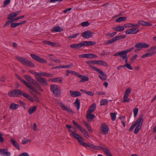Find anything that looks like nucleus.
I'll use <instances>...</instances> for the list:
<instances>
[{
	"instance_id": "c03bdc74",
	"label": "nucleus",
	"mask_w": 156,
	"mask_h": 156,
	"mask_svg": "<svg viewBox=\"0 0 156 156\" xmlns=\"http://www.w3.org/2000/svg\"><path fill=\"white\" fill-rule=\"evenodd\" d=\"M115 42V40L114 37L112 38L111 39L105 43V44H110L113 43Z\"/></svg>"
},
{
	"instance_id": "e2e57ef3",
	"label": "nucleus",
	"mask_w": 156,
	"mask_h": 156,
	"mask_svg": "<svg viewBox=\"0 0 156 156\" xmlns=\"http://www.w3.org/2000/svg\"><path fill=\"white\" fill-rule=\"evenodd\" d=\"M69 131L71 133V135L74 137V136L75 134H76L77 133H76V130H75L74 131H72V130H71L70 129H69Z\"/></svg>"
},
{
	"instance_id": "7ed1b4c3",
	"label": "nucleus",
	"mask_w": 156,
	"mask_h": 156,
	"mask_svg": "<svg viewBox=\"0 0 156 156\" xmlns=\"http://www.w3.org/2000/svg\"><path fill=\"white\" fill-rule=\"evenodd\" d=\"M50 90L55 97H58L60 96L61 90L60 88L57 85L54 84H51L50 86Z\"/></svg>"
},
{
	"instance_id": "423d86ee",
	"label": "nucleus",
	"mask_w": 156,
	"mask_h": 156,
	"mask_svg": "<svg viewBox=\"0 0 156 156\" xmlns=\"http://www.w3.org/2000/svg\"><path fill=\"white\" fill-rule=\"evenodd\" d=\"M30 56L34 59L40 62L44 63H47L46 60L35 54H31Z\"/></svg>"
},
{
	"instance_id": "3c124183",
	"label": "nucleus",
	"mask_w": 156,
	"mask_h": 156,
	"mask_svg": "<svg viewBox=\"0 0 156 156\" xmlns=\"http://www.w3.org/2000/svg\"><path fill=\"white\" fill-rule=\"evenodd\" d=\"M156 50V46H153L151 47L149 49L147 50V51H154Z\"/></svg>"
},
{
	"instance_id": "2f4dec72",
	"label": "nucleus",
	"mask_w": 156,
	"mask_h": 156,
	"mask_svg": "<svg viewBox=\"0 0 156 156\" xmlns=\"http://www.w3.org/2000/svg\"><path fill=\"white\" fill-rule=\"evenodd\" d=\"M97 64H98L99 65H101V66H104L106 67H107L108 66V64H107V63L106 62H105L102 60L97 61Z\"/></svg>"
},
{
	"instance_id": "20e7f679",
	"label": "nucleus",
	"mask_w": 156,
	"mask_h": 156,
	"mask_svg": "<svg viewBox=\"0 0 156 156\" xmlns=\"http://www.w3.org/2000/svg\"><path fill=\"white\" fill-rule=\"evenodd\" d=\"M56 104L59 105L62 110L66 111L69 113L72 114L74 113V112L70 108H67L65 106L62 102H59L58 101L56 102Z\"/></svg>"
},
{
	"instance_id": "2eb2a0df",
	"label": "nucleus",
	"mask_w": 156,
	"mask_h": 156,
	"mask_svg": "<svg viewBox=\"0 0 156 156\" xmlns=\"http://www.w3.org/2000/svg\"><path fill=\"white\" fill-rule=\"evenodd\" d=\"M70 47L73 49H79L82 47L81 42L79 44H73L70 45Z\"/></svg>"
},
{
	"instance_id": "09e8293b",
	"label": "nucleus",
	"mask_w": 156,
	"mask_h": 156,
	"mask_svg": "<svg viewBox=\"0 0 156 156\" xmlns=\"http://www.w3.org/2000/svg\"><path fill=\"white\" fill-rule=\"evenodd\" d=\"M79 34V33H77L76 34H73L72 35L68 36V37H67L68 38H75L76 37L78 36Z\"/></svg>"
},
{
	"instance_id": "cd10ccee",
	"label": "nucleus",
	"mask_w": 156,
	"mask_h": 156,
	"mask_svg": "<svg viewBox=\"0 0 156 156\" xmlns=\"http://www.w3.org/2000/svg\"><path fill=\"white\" fill-rule=\"evenodd\" d=\"M19 107V105H18L15 104L14 103H12L9 106V108L13 110H16Z\"/></svg>"
},
{
	"instance_id": "c85d7f7f",
	"label": "nucleus",
	"mask_w": 156,
	"mask_h": 156,
	"mask_svg": "<svg viewBox=\"0 0 156 156\" xmlns=\"http://www.w3.org/2000/svg\"><path fill=\"white\" fill-rule=\"evenodd\" d=\"M94 70H95L96 71L98 72L99 73H100L101 75L107 77V76L105 74L103 71H102L101 70L99 69L98 68L94 67L93 69Z\"/></svg>"
},
{
	"instance_id": "603ef678",
	"label": "nucleus",
	"mask_w": 156,
	"mask_h": 156,
	"mask_svg": "<svg viewBox=\"0 0 156 156\" xmlns=\"http://www.w3.org/2000/svg\"><path fill=\"white\" fill-rule=\"evenodd\" d=\"M104 152L107 156H108L111 154L108 148H106L105 150H104Z\"/></svg>"
},
{
	"instance_id": "5701e85b",
	"label": "nucleus",
	"mask_w": 156,
	"mask_h": 156,
	"mask_svg": "<svg viewBox=\"0 0 156 156\" xmlns=\"http://www.w3.org/2000/svg\"><path fill=\"white\" fill-rule=\"evenodd\" d=\"M113 29L117 31L122 32L124 30V27L121 26H119L113 28Z\"/></svg>"
},
{
	"instance_id": "ea45409f",
	"label": "nucleus",
	"mask_w": 156,
	"mask_h": 156,
	"mask_svg": "<svg viewBox=\"0 0 156 156\" xmlns=\"http://www.w3.org/2000/svg\"><path fill=\"white\" fill-rule=\"evenodd\" d=\"M9 20L6 22L3 27H5L9 25L10 23L14 22V20H12L11 19H8Z\"/></svg>"
},
{
	"instance_id": "a19ab883",
	"label": "nucleus",
	"mask_w": 156,
	"mask_h": 156,
	"mask_svg": "<svg viewBox=\"0 0 156 156\" xmlns=\"http://www.w3.org/2000/svg\"><path fill=\"white\" fill-rule=\"evenodd\" d=\"M72 122L74 125L75 126V127L78 129L81 127L79 124L78 123L74 120Z\"/></svg>"
},
{
	"instance_id": "5fc2aeb1",
	"label": "nucleus",
	"mask_w": 156,
	"mask_h": 156,
	"mask_svg": "<svg viewBox=\"0 0 156 156\" xmlns=\"http://www.w3.org/2000/svg\"><path fill=\"white\" fill-rule=\"evenodd\" d=\"M89 147L96 150H98V147L94 144L89 145Z\"/></svg>"
},
{
	"instance_id": "de8ad7c7",
	"label": "nucleus",
	"mask_w": 156,
	"mask_h": 156,
	"mask_svg": "<svg viewBox=\"0 0 156 156\" xmlns=\"http://www.w3.org/2000/svg\"><path fill=\"white\" fill-rule=\"evenodd\" d=\"M138 110L137 108H135L133 110L134 116V117H135L137 115L138 113Z\"/></svg>"
},
{
	"instance_id": "4d7b16f0",
	"label": "nucleus",
	"mask_w": 156,
	"mask_h": 156,
	"mask_svg": "<svg viewBox=\"0 0 156 156\" xmlns=\"http://www.w3.org/2000/svg\"><path fill=\"white\" fill-rule=\"evenodd\" d=\"M73 66V64H71V65H67L66 66H60V68H70L71 67H72Z\"/></svg>"
},
{
	"instance_id": "6e6552de",
	"label": "nucleus",
	"mask_w": 156,
	"mask_h": 156,
	"mask_svg": "<svg viewBox=\"0 0 156 156\" xmlns=\"http://www.w3.org/2000/svg\"><path fill=\"white\" fill-rule=\"evenodd\" d=\"M139 31V28H132L126 31L125 33L127 34H137Z\"/></svg>"
},
{
	"instance_id": "c9c22d12",
	"label": "nucleus",
	"mask_w": 156,
	"mask_h": 156,
	"mask_svg": "<svg viewBox=\"0 0 156 156\" xmlns=\"http://www.w3.org/2000/svg\"><path fill=\"white\" fill-rule=\"evenodd\" d=\"M126 19V17H120L116 20V21L117 22L120 23L125 21Z\"/></svg>"
},
{
	"instance_id": "72a5a7b5",
	"label": "nucleus",
	"mask_w": 156,
	"mask_h": 156,
	"mask_svg": "<svg viewBox=\"0 0 156 156\" xmlns=\"http://www.w3.org/2000/svg\"><path fill=\"white\" fill-rule=\"evenodd\" d=\"M100 103L101 105H105L108 104V100L106 99H102Z\"/></svg>"
},
{
	"instance_id": "b1692460",
	"label": "nucleus",
	"mask_w": 156,
	"mask_h": 156,
	"mask_svg": "<svg viewBox=\"0 0 156 156\" xmlns=\"http://www.w3.org/2000/svg\"><path fill=\"white\" fill-rule=\"evenodd\" d=\"M41 76H43L48 77H52L53 76V75L52 74L42 72H40Z\"/></svg>"
},
{
	"instance_id": "f03ea898",
	"label": "nucleus",
	"mask_w": 156,
	"mask_h": 156,
	"mask_svg": "<svg viewBox=\"0 0 156 156\" xmlns=\"http://www.w3.org/2000/svg\"><path fill=\"white\" fill-rule=\"evenodd\" d=\"M16 58L22 64L25 66L30 67H34V65L31 61L25 58L21 57L16 56Z\"/></svg>"
},
{
	"instance_id": "79ce46f5",
	"label": "nucleus",
	"mask_w": 156,
	"mask_h": 156,
	"mask_svg": "<svg viewBox=\"0 0 156 156\" xmlns=\"http://www.w3.org/2000/svg\"><path fill=\"white\" fill-rule=\"evenodd\" d=\"M84 125L86 126L89 131L91 132H92V129L90 124L88 123H85V124H84Z\"/></svg>"
},
{
	"instance_id": "dca6fc26",
	"label": "nucleus",
	"mask_w": 156,
	"mask_h": 156,
	"mask_svg": "<svg viewBox=\"0 0 156 156\" xmlns=\"http://www.w3.org/2000/svg\"><path fill=\"white\" fill-rule=\"evenodd\" d=\"M24 84L27 87L30 88L32 91L36 93L38 91L37 90L35 87L29 84L27 82H25Z\"/></svg>"
},
{
	"instance_id": "473e14b6",
	"label": "nucleus",
	"mask_w": 156,
	"mask_h": 156,
	"mask_svg": "<svg viewBox=\"0 0 156 156\" xmlns=\"http://www.w3.org/2000/svg\"><path fill=\"white\" fill-rule=\"evenodd\" d=\"M36 106H34L33 107L30 108L28 110V113L30 115L32 114L36 110Z\"/></svg>"
},
{
	"instance_id": "412c9836",
	"label": "nucleus",
	"mask_w": 156,
	"mask_h": 156,
	"mask_svg": "<svg viewBox=\"0 0 156 156\" xmlns=\"http://www.w3.org/2000/svg\"><path fill=\"white\" fill-rule=\"evenodd\" d=\"M10 140L13 145L16 148V149L19 150H20V148L19 144L17 142L15 141L14 139H10Z\"/></svg>"
},
{
	"instance_id": "9d476101",
	"label": "nucleus",
	"mask_w": 156,
	"mask_h": 156,
	"mask_svg": "<svg viewBox=\"0 0 156 156\" xmlns=\"http://www.w3.org/2000/svg\"><path fill=\"white\" fill-rule=\"evenodd\" d=\"M37 81L41 83L44 86H46L48 85V82L45 78L44 77L36 78Z\"/></svg>"
},
{
	"instance_id": "4be33fe9",
	"label": "nucleus",
	"mask_w": 156,
	"mask_h": 156,
	"mask_svg": "<svg viewBox=\"0 0 156 156\" xmlns=\"http://www.w3.org/2000/svg\"><path fill=\"white\" fill-rule=\"evenodd\" d=\"M62 29L59 26L54 27L53 29L51 30V31L52 32H59L62 31Z\"/></svg>"
},
{
	"instance_id": "6e6d98bb",
	"label": "nucleus",
	"mask_w": 156,
	"mask_h": 156,
	"mask_svg": "<svg viewBox=\"0 0 156 156\" xmlns=\"http://www.w3.org/2000/svg\"><path fill=\"white\" fill-rule=\"evenodd\" d=\"M148 52L147 53L148 56H151L153 55L156 54V51H148Z\"/></svg>"
},
{
	"instance_id": "1a4fd4ad",
	"label": "nucleus",
	"mask_w": 156,
	"mask_h": 156,
	"mask_svg": "<svg viewBox=\"0 0 156 156\" xmlns=\"http://www.w3.org/2000/svg\"><path fill=\"white\" fill-rule=\"evenodd\" d=\"M94 33L89 31H86L82 33V36L85 38H89L93 36Z\"/></svg>"
},
{
	"instance_id": "ddd939ff",
	"label": "nucleus",
	"mask_w": 156,
	"mask_h": 156,
	"mask_svg": "<svg viewBox=\"0 0 156 156\" xmlns=\"http://www.w3.org/2000/svg\"><path fill=\"white\" fill-rule=\"evenodd\" d=\"M81 42L82 47L84 46H90L96 44L95 42L92 41H83Z\"/></svg>"
},
{
	"instance_id": "58836bf2",
	"label": "nucleus",
	"mask_w": 156,
	"mask_h": 156,
	"mask_svg": "<svg viewBox=\"0 0 156 156\" xmlns=\"http://www.w3.org/2000/svg\"><path fill=\"white\" fill-rule=\"evenodd\" d=\"M15 75L22 83H23L24 84L25 82H26V81L25 80L21 78L20 76L17 74L15 73Z\"/></svg>"
},
{
	"instance_id": "49530a36",
	"label": "nucleus",
	"mask_w": 156,
	"mask_h": 156,
	"mask_svg": "<svg viewBox=\"0 0 156 156\" xmlns=\"http://www.w3.org/2000/svg\"><path fill=\"white\" fill-rule=\"evenodd\" d=\"M131 92V89L130 88H128L127 89L124 95L127 96H129V94Z\"/></svg>"
},
{
	"instance_id": "0e129e2a",
	"label": "nucleus",
	"mask_w": 156,
	"mask_h": 156,
	"mask_svg": "<svg viewBox=\"0 0 156 156\" xmlns=\"http://www.w3.org/2000/svg\"><path fill=\"white\" fill-rule=\"evenodd\" d=\"M114 38H115V41H117L118 40H120L121 39H122L121 36H117L115 37H114Z\"/></svg>"
},
{
	"instance_id": "4c0bfd02",
	"label": "nucleus",
	"mask_w": 156,
	"mask_h": 156,
	"mask_svg": "<svg viewBox=\"0 0 156 156\" xmlns=\"http://www.w3.org/2000/svg\"><path fill=\"white\" fill-rule=\"evenodd\" d=\"M117 34L116 32H114L112 33H108L106 34V36L109 37H111L114 36L115 35Z\"/></svg>"
},
{
	"instance_id": "338daca9",
	"label": "nucleus",
	"mask_w": 156,
	"mask_h": 156,
	"mask_svg": "<svg viewBox=\"0 0 156 156\" xmlns=\"http://www.w3.org/2000/svg\"><path fill=\"white\" fill-rule=\"evenodd\" d=\"M136 126L135 124V123H134L133 124H132L131 125V127H130L129 129V131H132L133 129H134V128Z\"/></svg>"
},
{
	"instance_id": "bb28decb",
	"label": "nucleus",
	"mask_w": 156,
	"mask_h": 156,
	"mask_svg": "<svg viewBox=\"0 0 156 156\" xmlns=\"http://www.w3.org/2000/svg\"><path fill=\"white\" fill-rule=\"evenodd\" d=\"M15 97H18L22 95V91L20 90L15 89Z\"/></svg>"
},
{
	"instance_id": "9b49d317",
	"label": "nucleus",
	"mask_w": 156,
	"mask_h": 156,
	"mask_svg": "<svg viewBox=\"0 0 156 156\" xmlns=\"http://www.w3.org/2000/svg\"><path fill=\"white\" fill-rule=\"evenodd\" d=\"M149 46V45L147 44L143 43H137L135 45V47L136 48H147Z\"/></svg>"
},
{
	"instance_id": "39448f33",
	"label": "nucleus",
	"mask_w": 156,
	"mask_h": 156,
	"mask_svg": "<svg viewBox=\"0 0 156 156\" xmlns=\"http://www.w3.org/2000/svg\"><path fill=\"white\" fill-rule=\"evenodd\" d=\"M109 130L108 127L106 124H102L100 128V132L101 134L105 135L108 133Z\"/></svg>"
},
{
	"instance_id": "052dcab7",
	"label": "nucleus",
	"mask_w": 156,
	"mask_h": 156,
	"mask_svg": "<svg viewBox=\"0 0 156 156\" xmlns=\"http://www.w3.org/2000/svg\"><path fill=\"white\" fill-rule=\"evenodd\" d=\"M90 24V23L88 21L83 22L81 23V25L83 27H85L88 26Z\"/></svg>"
},
{
	"instance_id": "a211bd4d",
	"label": "nucleus",
	"mask_w": 156,
	"mask_h": 156,
	"mask_svg": "<svg viewBox=\"0 0 156 156\" xmlns=\"http://www.w3.org/2000/svg\"><path fill=\"white\" fill-rule=\"evenodd\" d=\"M43 42L45 44H48L52 47H56L58 45V44L56 42H52L49 41H43Z\"/></svg>"
},
{
	"instance_id": "69168bd1",
	"label": "nucleus",
	"mask_w": 156,
	"mask_h": 156,
	"mask_svg": "<svg viewBox=\"0 0 156 156\" xmlns=\"http://www.w3.org/2000/svg\"><path fill=\"white\" fill-rule=\"evenodd\" d=\"M32 84H33L37 88H38L40 86L39 84L35 81H34Z\"/></svg>"
},
{
	"instance_id": "8fccbe9b",
	"label": "nucleus",
	"mask_w": 156,
	"mask_h": 156,
	"mask_svg": "<svg viewBox=\"0 0 156 156\" xmlns=\"http://www.w3.org/2000/svg\"><path fill=\"white\" fill-rule=\"evenodd\" d=\"M123 66H124V67H126L128 69L130 70H132L133 69V68L130 64H125V65H123Z\"/></svg>"
},
{
	"instance_id": "0eeeda50",
	"label": "nucleus",
	"mask_w": 156,
	"mask_h": 156,
	"mask_svg": "<svg viewBox=\"0 0 156 156\" xmlns=\"http://www.w3.org/2000/svg\"><path fill=\"white\" fill-rule=\"evenodd\" d=\"M97 56L93 53L84 54L80 55L79 57L80 58H94L97 57Z\"/></svg>"
},
{
	"instance_id": "680f3d73",
	"label": "nucleus",
	"mask_w": 156,
	"mask_h": 156,
	"mask_svg": "<svg viewBox=\"0 0 156 156\" xmlns=\"http://www.w3.org/2000/svg\"><path fill=\"white\" fill-rule=\"evenodd\" d=\"M138 23L140 25L145 26L146 25V22L143 20H139L138 21Z\"/></svg>"
},
{
	"instance_id": "6ab92c4d",
	"label": "nucleus",
	"mask_w": 156,
	"mask_h": 156,
	"mask_svg": "<svg viewBox=\"0 0 156 156\" xmlns=\"http://www.w3.org/2000/svg\"><path fill=\"white\" fill-rule=\"evenodd\" d=\"M94 117V115L91 114V113H90V112H87L86 115V118L88 122L92 120Z\"/></svg>"
},
{
	"instance_id": "7c9ffc66",
	"label": "nucleus",
	"mask_w": 156,
	"mask_h": 156,
	"mask_svg": "<svg viewBox=\"0 0 156 156\" xmlns=\"http://www.w3.org/2000/svg\"><path fill=\"white\" fill-rule=\"evenodd\" d=\"M16 16V14L15 12H12L9 14L8 16V19H11L12 20H14V17H15Z\"/></svg>"
},
{
	"instance_id": "e433bc0d",
	"label": "nucleus",
	"mask_w": 156,
	"mask_h": 156,
	"mask_svg": "<svg viewBox=\"0 0 156 156\" xmlns=\"http://www.w3.org/2000/svg\"><path fill=\"white\" fill-rule=\"evenodd\" d=\"M54 82H58L59 83H62V79L61 78L56 77L54 78Z\"/></svg>"
},
{
	"instance_id": "c756f323",
	"label": "nucleus",
	"mask_w": 156,
	"mask_h": 156,
	"mask_svg": "<svg viewBox=\"0 0 156 156\" xmlns=\"http://www.w3.org/2000/svg\"><path fill=\"white\" fill-rule=\"evenodd\" d=\"M74 104L75 107L77 108V110H78L80 108V103L79 100L78 99H76L74 103Z\"/></svg>"
},
{
	"instance_id": "13d9d810",
	"label": "nucleus",
	"mask_w": 156,
	"mask_h": 156,
	"mask_svg": "<svg viewBox=\"0 0 156 156\" xmlns=\"http://www.w3.org/2000/svg\"><path fill=\"white\" fill-rule=\"evenodd\" d=\"M110 116L111 117L113 121H114L115 120L116 115L115 114L113 113H110Z\"/></svg>"
},
{
	"instance_id": "a18cd8bd",
	"label": "nucleus",
	"mask_w": 156,
	"mask_h": 156,
	"mask_svg": "<svg viewBox=\"0 0 156 156\" xmlns=\"http://www.w3.org/2000/svg\"><path fill=\"white\" fill-rule=\"evenodd\" d=\"M128 96L124 95L123 96V100L122 101L123 102H128L129 101V99L128 98Z\"/></svg>"
},
{
	"instance_id": "4468645a",
	"label": "nucleus",
	"mask_w": 156,
	"mask_h": 156,
	"mask_svg": "<svg viewBox=\"0 0 156 156\" xmlns=\"http://www.w3.org/2000/svg\"><path fill=\"white\" fill-rule=\"evenodd\" d=\"M69 93L71 96L73 97H76L81 95L80 92L77 91H72L70 90Z\"/></svg>"
},
{
	"instance_id": "37998d69",
	"label": "nucleus",
	"mask_w": 156,
	"mask_h": 156,
	"mask_svg": "<svg viewBox=\"0 0 156 156\" xmlns=\"http://www.w3.org/2000/svg\"><path fill=\"white\" fill-rule=\"evenodd\" d=\"M8 95L11 97H15L14 90L9 91L8 93Z\"/></svg>"
},
{
	"instance_id": "f3484780",
	"label": "nucleus",
	"mask_w": 156,
	"mask_h": 156,
	"mask_svg": "<svg viewBox=\"0 0 156 156\" xmlns=\"http://www.w3.org/2000/svg\"><path fill=\"white\" fill-rule=\"evenodd\" d=\"M74 137L78 140V142L80 144H82L84 140L83 138L77 133L74 135Z\"/></svg>"
},
{
	"instance_id": "a878e982",
	"label": "nucleus",
	"mask_w": 156,
	"mask_h": 156,
	"mask_svg": "<svg viewBox=\"0 0 156 156\" xmlns=\"http://www.w3.org/2000/svg\"><path fill=\"white\" fill-rule=\"evenodd\" d=\"M25 77L26 80L30 84H33L35 80L32 79L30 76L26 75L25 76Z\"/></svg>"
},
{
	"instance_id": "774afa93",
	"label": "nucleus",
	"mask_w": 156,
	"mask_h": 156,
	"mask_svg": "<svg viewBox=\"0 0 156 156\" xmlns=\"http://www.w3.org/2000/svg\"><path fill=\"white\" fill-rule=\"evenodd\" d=\"M20 156H29V155L27 153L24 152L20 154Z\"/></svg>"
},
{
	"instance_id": "864d4df0",
	"label": "nucleus",
	"mask_w": 156,
	"mask_h": 156,
	"mask_svg": "<svg viewBox=\"0 0 156 156\" xmlns=\"http://www.w3.org/2000/svg\"><path fill=\"white\" fill-rule=\"evenodd\" d=\"M138 57V55L136 54L135 55L131 58L130 59V61L132 63H133Z\"/></svg>"
},
{
	"instance_id": "bf43d9fd",
	"label": "nucleus",
	"mask_w": 156,
	"mask_h": 156,
	"mask_svg": "<svg viewBox=\"0 0 156 156\" xmlns=\"http://www.w3.org/2000/svg\"><path fill=\"white\" fill-rule=\"evenodd\" d=\"M10 2V0H5L4 2V5L3 6L5 7Z\"/></svg>"
},
{
	"instance_id": "f8f14e48",
	"label": "nucleus",
	"mask_w": 156,
	"mask_h": 156,
	"mask_svg": "<svg viewBox=\"0 0 156 156\" xmlns=\"http://www.w3.org/2000/svg\"><path fill=\"white\" fill-rule=\"evenodd\" d=\"M10 155L11 153L10 152L8 151V149L0 148V155L9 156Z\"/></svg>"
},
{
	"instance_id": "f704fd0d",
	"label": "nucleus",
	"mask_w": 156,
	"mask_h": 156,
	"mask_svg": "<svg viewBox=\"0 0 156 156\" xmlns=\"http://www.w3.org/2000/svg\"><path fill=\"white\" fill-rule=\"evenodd\" d=\"M120 56L123 59L125 60V58L127 57V54L124 51H122L120 52Z\"/></svg>"
},
{
	"instance_id": "393cba45",
	"label": "nucleus",
	"mask_w": 156,
	"mask_h": 156,
	"mask_svg": "<svg viewBox=\"0 0 156 156\" xmlns=\"http://www.w3.org/2000/svg\"><path fill=\"white\" fill-rule=\"evenodd\" d=\"M96 107V105L95 104H93L89 108L88 112L90 113H92L95 110Z\"/></svg>"
},
{
	"instance_id": "aec40b11",
	"label": "nucleus",
	"mask_w": 156,
	"mask_h": 156,
	"mask_svg": "<svg viewBox=\"0 0 156 156\" xmlns=\"http://www.w3.org/2000/svg\"><path fill=\"white\" fill-rule=\"evenodd\" d=\"M78 76L81 79L80 81V82H84L88 80L89 78L88 77L84 76L79 75Z\"/></svg>"
},
{
	"instance_id": "f257e3e1",
	"label": "nucleus",
	"mask_w": 156,
	"mask_h": 156,
	"mask_svg": "<svg viewBox=\"0 0 156 156\" xmlns=\"http://www.w3.org/2000/svg\"><path fill=\"white\" fill-rule=\"evenodd\" d=\"M143 115H141L138 119L136 121L135 124L136 126L134 130V133L137 134L141 128L144 119Z\"/></svg>"
}]
</instances>
